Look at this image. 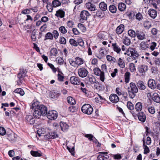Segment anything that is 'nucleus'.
Listing matches in <instances>:
<instances>
[{"mask_svg":"<svg viewBox=\"0 0 160 160\" xmlns=\"http://www.w3.org/2000/svg\"><path fill=\"white\" fill-rule=\"evenodd\" d=\"M45 39H50L51 40L53 39V35L50 32H48L45 35Z\"/></svg>","mask_w":160,"mask_h":160,"instance_id":"nucleus-45","label":"nucleus"},{"mask_svg":"<svg viewBox=\"0 0 160 160\" xmlns=\"http://www.w3.org/2000/svg\"><path fill=\"white\" fill-rule=\"evenodd\" d=\"M59 31L62 34H64L67 33V30L64 26H61L59 28Z\"/></svg>","mask_w":160,"mask_h":160,"instance_id":"nucleus-44","label":"nucleus"},{"mask_svg":"<svg viewBox=\"0 0 160 160\" xmlns=\"http://www.w3.org/2000/svg\"><path fill=\"white\" fill-rule=\"evenodd\" d=\"M85 6L89 10L91 11H93L96 10V6L95 5L91 2L87 3Z\"/></svg>","mask_w":160,"mask_h":160,"instance_id":"nucleus-19","label":"nucleus"},{"mask_svg":"<svg viewBox=\"0 0 160 160\" xmlns=\"http://www.w3.org/2000/svg\"><path fill=\"white\" fill-rule=\"evenodd\" d=\"M80 15V21L82 23L87 20L88 17L90 16V14L88 11L83 10L81 12Z\"/></svg>","mask_w":160,"mask_h":160,"instance_id":"nucleus-7","label":"nucleus"},{"mask_svg":"<svg viewBox=\"0 0 160 160\" xmlns=\"http://www.w3.org/2000/svg\"><path fill=\"white\" fill-rule=\"evenodd\" d=\"M144 27L146 29H148L151 27V23L148 21H146L144 22L143 23Z\"/></svg>","mask_w":160,"mask_h":160,"instance_id":"nucleus-38","label":"nucleus"},{"mask_svg":"<svg viewBox=\"0 0 160 160\" xmlns=\"http://www.w3.org/2000/svg\"><path fill=\"white\" fill-rule=\"evenodd\" d=\"M52 34L53 35V38H54L55 39H57L58 38L59 34L57 31L56 30H53Z\"/></svg>","mask_w":160,"mask_h":160,"instance_id":"nucleus-55","label":"nucleus"},{"mask_svg":"<svg viewBox=\"0 0 160 160\" xmlns=\"http://www.w3.org/2000/svg\"><path fill=\"white\" fill-rule=\"evenodd\" d=\"M137 38L139 40H142L145 38V34L142 31L136 30V35Z\"/></svg>","mask_w":160,"mask_h":160,"instance_id":"nucleus-11","label":"nucleus"},{"mask_svg":"<svg viewBox=\"0 0 160 160\" xmlns=\"http://www.w3.org/2000/svg\"><path fill=\"white\" fill-rule=\"evenodd\" d=\"M69 62L71 66L75 67L83 64L84 61L82 58L79 57H77L74 60L72 59L70 60Z\"/></svg>","mask_w":160,"mask_h":160,"instance_id":"nucleus-3","label":"nucleus"},{"mask_svg":"<svg viewBox=\"0 0 160 160\" xmlns=\"http://www.w3.org/2000/svg\"><path fill=\"white\" fill-rule=\"evenodd\" d=\"M127 15L129 17L130 19H131L133 18L135 14L133 12H127L126 13Z\"/></svg>","mask_w":160,"mask_h":160,"instance_id":"nucleus-59","label":"nucleus"},{"mask_svg":"<svg viewBox=\"0 0 160 160\" xmlns=\"http://www.w3.org/2000/svg\"><path fill=\"white\" fill-rule=\"evenodd\" d=\"M157 81L153 79H150L148 82V87L152 89H155L156 88Z\"/></svg>","mask_w":160,"mask_h":160,"instance_id":"nucleus-10","label":"nucleus"},{"mask_svg":"<svg viewBox=\"0 0 160 160\" xmlns=\"http://www.w3.org/2000/svg\"><path fill=\"white\" fill-rule=\"evenodd\" d=\"M47 117L50 120H54L57 118L58 117L57 112L54 110L49 111L47 112Z\"/></svg>","mask_w":160,"mask_h":160,"instance_id":"nucleus-8","label":"nucleus"},{"mask_svg":"<svg viewBox=\"0 0 160 160\" xmlns=\"http://www.w3.org/2000/svg\"><path fill=\"white\" fill-rule=\"evenodd\" d=\"M127 52L128 55L132 57L134 59H137L139 56L137 52L134 48H128L127 51Z\"/></svg>","mask_w":160,"mask_h":160,"instance_id":"nucleus-5","label":"nucleus"},{"mask_svg":"<svg viewBox=\"0 0 160 160\" xmlns=\"http://www.w3.org/2000/svg\"><path fill=\"white\" fill-rule=\"evenodd\" d=\"M109 99L112 102L116 103L119 101V98L115 94H112L109 96Z\"/></svg>","mask_w":160,"mask_h":160,"instance_id":"nucleus-14","label":"nucleus"},{"mask_svg":"<svg viewBox=\"0 0 160 160\" xmlns=\"http://www.w3.org/2000/svg\"><path fill=\"white\" fill-rule=\"evenodd\" d=\"M67 100L68 103L70 104L73 105L76 103L75 99L71 97H68L67 98Z\"/></svg>","mask_w":160,"mask_h":160,"instance_id":"nucleus-35","label":"nucleus"},{"mask_svg":"<svg viewBox=\"0 0 160 160\" xmlns=\"http://www.w3.org/2000/svg\"><path fill=\"white\" fill-rule=\"evenodd\" d=\"M152 98L154 102L157 103L160 102V97L157 93H154L153 94Z\"/></svg>","mask_w":160,"mask_h":160,"instance_id":"nucleus-25","label":"nucleus"},{"mask_svg":"<svg viewBox=\"0 0 160 160\" xmlns=\"http://www.w3.org/2000/svg\"><path fill=\"white\" fill-rule=\"evenodd\" d=\"M130 73L128 72H127L125 74L124 78L125 82L126 83L129 82L130 79Z\"/></svg>","mask_w":160,"mask_h":160,"instance_id":"nucleus-36","label":"nucleus"},{"mask_svg":"<svg viewBox=\"0 0 160 160\" xmlns=\"http://www.w3.org/2000/svg\"><path fill=\"white\" fill-rule=\"evenodd\" d=\"M127 107L128 109L130 110H132L134 108L133 104L130 102H128L127 103Z\"/></svg>","mask_w":160,"mask_h":160,"instance_id":"nucleus-54","label":"nucleus"},{"mask_svg":"<svg viewBox=\"0 0 160 160\" xmlns=\"http://www.w3.org/2000/svg\"><path fill=\"white\" fill-rule=\"evenodd\" d=\"M118 65L121 68H124L125 67V63L124 61L121 58H119L118 61Z\"/></svg>","mask_w":160,"mask_h":160,"instance_id":"nucleus-34","label":"nucleus"},{"mask_svg":"<svg viewBox=\"0 0 160 160\" xmlns=\"http://www.w3.org/2000/svg\"><path fill=\"white\" fill-rule=\"evenodd\" d=\"M89 81L91 84H94L96 81V78L93 76L88 77Z\"/></svg>","mask_w":160,"mask_h":160,"instance_id":"nucleus-58","label":"nucleus"},{"mask_svg":"<svg viewBox=\"0 0 160 160\" xmlns=\"http://www.w3.org/2000/svg\"><path fill=\"white\" fill-rule=\"evenodd\" d=\"M96 15L98 17L102 18L104 16V13L102 11L99 10L97 11Z\"/></svg>","mask_w":160,"mask_h":160,"instance_id":"nucleus-53","label":"nucleus"},{"mask_svg":"<svg viewBox=\"0 0 160 160\" xmlns=\"http://www.w3.org/2000/svg\"><path fill=\"white\" fill-rule=\"evenodd\" d=\"M78 26L83 32H85L86 31V28L83 24L81 23H79Z\"/></svg>","mask_w":160,"mask_h":160,"instance_id":"nucleus-56","label":"nucleus"},{"mask_svg":"<svg viewBox=\"0 0 160 160\" xmlns=\"http://www.w3.org/2000/svg\"><path fill=\"white\" fill-rule=\"evenodd\" d=\"M129 67L130 71L132 72H134L136 71V69L135 68L134 64L133 63H130L129 64Z\"/></svg>","mask_w":160,"mask_h":160,"instance_id":"nucleus-47","label":"nucleus"},{"mask_svg":"<svg viewBox=\"0 0 160 160\" xmlns=\"http://www.w3.org/2000/svg\"><path fill=\"white\" fill-rule=\"evenodd\" d=\"M128 91L129 97L131 98H134L136 94L138 92V89L135 84L131 82L129 84V86L128 88Z\"/></svg>","mask_w":160,"mask_h":160,"instance_id":"nucleus-1","label":"nucleus"},{"mask_svg":"<svg viewBox=\"0 0 160 160\" xmlns=\"http://www.w3.org/2000/svg\"><path fill=\"white\" fill-rule=\"evenodd\" d=\"M112 46L114 51L116 52L117 53H120L121 51V46L118 45L116 43H112Z\"/></svg>","mask_w":160,"mask_h":160,"instance_id":"nucleus-16","label":"nucleus"},{"mask_svg":"<svg viewBox=\"0 0 160 160\" xmlns=\"http://www.w3.org/2000/svg\"><path fill=\"white\" fill-rule=\"evenodd\" d=\"M32 108V109L34 110V112L33 113V115L35 118H39L42 115L38 109L37 110L36 106L35 108Z\"/></svg>","mask_w":160,"mask_h":160,"instance_id":"nucleus-20","label":"nucleus"},{"mask_svg":"<svg viewBox=\"0 0 160 160\" xmlns=\"http://www.w3.org/2000/svg\"><path fill=\"white\" fill-rule=\"evenodd\" d=\"M36 106L37 110L38 109L42 116L46 115L47 112V108L44 105L39 104L38 102H35L32 104V107L35 108Z\"/></svg>","mask_w":160,"mask_h":160,"instance_id":"nucleus-2","label":"nucleus"},{"mask_svg":"<svg viewBox=\"0 0 160 160\" xmlns=\"http://www.w3.org/2000/svg\"><path fill=\"white\" fill-rule=\"evenodd\" d=\"M124 30V26L123 24H120L116 28L115 32L116 33L118 34L122 33Z\"/></svg>","mask_w":160,"mask_h":160,"instance_id":"nucleus-15","label":"nucleus"},{"mask_svg":"<svg viewBox=\"0 0 160 160\" xmlns=\"http://www.w3.org/2000/svg\"><path fill=\"white\" fill-rule=\"evenodd\" d=\"M70 80V82L73 84L78 85L80 84V80L78 77H71Z\"/></svg>","mask_w":160,"mask_h":160,"instance_id":"nucleus-13","label":"nucleus"},{"mask_svg":"<svg viewBox=\"0 0 160 160\" xmlns=\"http://www.w3.org/2000/svg\"><path fill=\"white\" fill-rule=\"evenodd\" d=\"M67 24L69 28H71L73 27L74 22L72 20H69L68 21Z\"/></svg>","mask_w":160,"mask_h":160,"instance_id":"nucleus-60","label":"nucleus"},{"mask_svg":"<svg viewBox=\"0 0 160 160\" xmlns=\"http://www.w3.org/2000/svg\"><path fill=\"white\" fill-rule=\"evenodd\" d=\"M94 74L97 76H99L100 79L102 82H103L105 80L104 72L102 71L98 68H96L93 69Z\"/></svg>","mask_w":160,"mask_h":160,"instance_id":"nucleus-6","label":"nucleus"},{"mask_svg":"<svg viewBox=\"0 0 160 160\" xmlns=\"http://www.w3.org/2000/svg\"><path fill=\"white\" fill-rule=\"evenodd\" d=\"M148 66L145 65H141L138 68L139 72L142 73H145L148 70Z\"/></svg>","mask_w":160,"mask_h":160,"instance_id":"nucleus-26","label":"nucleus"},{"mask_svg":"<svg viewBox=\"0 0 160 160\" xmlns=\"http://www.w3.org/2000/svg\"><path fill=\"white\" fill-rule=\"evenodd\" d=\"M65 15V12L62 9H59L56 11L55 16L60 18H62L64 17Z\"/></svg>","mask_w":160,"mask_h":160,"instance_id":"nucleus-21","label":"nucleus"},{"mask_svg":"<svg viewBox=\"0 0 160 160\" xmlns=\"http://www.w3.org/2000/svg\"><path fill=\"white\" fill-rule=\"evenodd\" d=\"M137 87L140 90H144L146 89V86L144 83L141 81H139L137 83Z\"/></svg>","mask_w":160,"mask_h":160,"instance_id":"nucleus-24","label":"nucleus"},{"mask_svg":"<svg viewBox=\"0 0 160 160\" xmlns=\"http://www.w3.org/2000/svg\"><path fill=\"white\" fill-rule=\"evenodd\" d=\"M148 12V14L152 18H155L157 16V12L154 9H150Z\"/></svg>","mask_w":160,"mask_h":160,"instance_id":"nucleus-22","label":"nucleus"},{"mask_svg":"<svg viewBox=\"0 0 160 160\" xmlns=\"http://www.w3.org/2000/svg\"><path fill=\"white\" fill-rule=\"evenodd\" d=\"M136 18L139 21L142 20L143 18L142 14L140 13H138L136 15Z\"/></svg>","mask_w":160,"mask_h":160,"instance_id":"nucleus-63","label":"nucleus"},{"mask_svg":"<svg viewBox=\"0 0 160 160\" xmlns=\"http://www.w3.org/2000/svg\"><path fill=\"white\" fill-rule=\"evenodd\" d=\"M60 42L61 44H65L66 43V39L63 37H61L60 38Z\"/></svg>","mask_w":160,"mask_h":160,"instance_id":"nucleus-62","label":"nucleus"},{"mask_svg":"<svg viewBox=\"0 0 160 160\" xmlns=\"http://www.w3.org/2000/svg\"><path fill=\"white\" fill-rule=\"evenodd\" d=\"M58 53L57 49L55 48H52L50 51V56H56Z\"/></svg>","mask_w":160,"mask_h":160,"instance_id":"nucleus-46","label":"nucleus"},{"mask_svg":"<svg viewBox=\"0 0 160 160\" xmlns=\"http://www.w3.org/2000/svg\"><path fill=\"white\" fill-rule=\"evenodd\" d=\"M30 153L34 157H41L42 155V153L40 151H31Z\"/></svg>","mask_w":160,"mask_h":160,"instance_id":"nucleus-28","label":"nucleus"},{"mask_svg":"<svg viewBox=\"0 0 160 160\" xmlns=\"http://www.w3.org/2000/svg\"><path fill=\"white\" fill-rule=\"evenodd\" d=\"M81 110L84 113L88 115L91 114L93 112V109L91 106L89 104H85L82 106Z\"/></svg>","mask_w":160,"mask_h":160,"instance_id":"nucleus-4","label":"nucleus"},{"mask_svg":"<svg viewBox=\"0 0 160 160\" xmlns=\"http://www.w3.org/2000/svg\"><path fill=\"white\" fill-rule=\"evenodd\" d=\"M135 107V109L137 111H140L142 108V104L141 102H138L136 104Z\"/></svg>","mask_w":160,"mask_h":160,"instance_id":"nucleus-31","label":"nucleus"},{"mask_svg":"<svg viewBox=\"0 0 160 160\" xmlns=\"http://www.w3.org/2000/svg\"><path fill=\"white\" fill-rule=\"evenodd\" d=\"M99 154L97 157L98 160H107L109 158V156L107 153L103 152H99Z\"/></svg>","mask_w":160,"mask_h":160,"instance_id":"nucleus-12","label":"nucleus"},{"mask_svg":"<svg viewBox=\"0 0 160 160\" xmlns=\"http://www.w3.org/2000/svg\"><path fill=\"white\" fill-rule=\"evenodd\" d=\"M109 9L110 12L112 13H115L117 10V8L113 5H110L109 7Z\"/></svg>","mask_w":160,"mask_h":160,"instance_id":"nucleus-39","label":"nucleus"},{"mask_svg":"<svg viewBox=\"0 0 160 160\" xmlns=\"http://www.w3.org/2000/svg\"><path fill=\"white\" fill-rule=\"evenodd\" d=\"M140 46L142 50H145L149 47L148 44L144 42H142L140 44Z\"/></svg>","mask_w":160,"mask_h":160,"instance_id":"nucleus-33","label":"nucleus"},{"mask_svg":"<svg viewBox=\"0 0 160 160\" xmlns=\"http://www.w3.org/2000/svg\"><path fill=\"white\" fill-rule=\"evenodd\" d=\"M61 2L60 0H54L52 1V5L53 7H56L60 6Z\"/></svg>","mask_w":160,"mask_h":160,"instance_id":"nucleus-37","label":"nucleus"},{"mask_svg":"<svg viewBox=\"0 0 160 160\" xmlns=\"http://www.w3.org/2000/svg\"><path fill=\"white\" fill-rule=\"evenodd\" d=\"M14 92L15 93L19 94L21 96H23L24 94V92L23 90L21 88H18L16 89Z\"/></svg>","mask_w":160,"mask_h":160,"instance_id":"nucleus-43","label":"nucleus"},{"mask_svg":"<svg viewBox=\"0 0 160 160\" xmlns=\"http://www.w3.org/2000/svg\"><path fill=\"white\" fill-rule=\"evenodd\" d=\"M56 60L58 64L60 65L63 64L64 62L63 58L61 57H57Z\"/></svg>","mask_w":160,"mask_h":160,"instance_id":"nucleus-48","label":"nucleus"},{"mask_svg":"<svg viewBox=\"0 0 160 160\" xmlns=\"http://www.w3.org/2000/svg\"><path fill=\"white\" fill-rule=\"evenodd\" d=\"M145 138H143L142 139V141L143 148L144 149V153L145 154H147L149 152L150 150L148 147L145 144Z\"/></svg>","mask_w":160,"mask_h":160,"instance_id":"nucleus-27","label":"nucleus"},{"mask_svg":"<svg viewBox=\"0 0 160 160\" xmlns=\"http://www.w3.org/2000/svg\"><path fill=\"white\" fill-rule=\"evenodd\" d=\"M123 43L127 46L129 45L131 43V41L130 38L127 37H125V38L123 39Z\"/></svg>","mask_w":160,"mask_h":160,"instance_id":"nucleus-41","label":"nucleus"},{"mask_svg":"<svg viewBox=\"0 0 160 160\" xmlns=\"http://www.w3.org/2000/svg\"><path fill=\"white\" fill-rule=\"evenodd\" d=\"M138 118L139 120L141 122H144L146 119L145 114L142 112H139L138 114Z\"/></svg>","mask_w":160,"mask_h":160,"instance_id":"nucleus-17","label":"nucleus"},{"mask_svg":"<svg viewBox=\"0 0 160 160\" xmlns=\"http://www.w3.org/2000/svg\"><path fill=\"white\" fill-rule=\"evenodd\" d=\"M77 42L75 40L71 38L69 39V42L70 44L72 46L74 47H77L78 46L77 44Z\"/></svg>","mask_w":160,"mask_h":160,"instance_id":"nucleus-49","label":"nucleus"},{"mask_svg":"<svg viewBox=\"0 0 160 160\" xmlns=\"http://www.w3.org/2000/svg\"><path fill=\"white\" fill-rule=\"evenodd\" d=\"M157 45V43L155 42H152L149 44V47L148 48H149L152 51H153L155 49Z\"/></svg>","mask_w":160,"mask_h":160,"instance_id":"nucleus-40","label":"nucleus"},{"mask_svg":"<svg viewBox=\"0 0 160 160\" xmlns=\"http://www.w3.org/2000/svg\"><path fill=\"white\" fill-rule=\"evenodd\" d=\"M8 139L10 140H11L12 142H14L16 140L15 135L14 134L10 135L8 137Z\"/></svg>","mask_w":160,"mask_h":160,"instance_id":"nucleus-61","label":"nucleus"},{"mask_svg":"<svg viewBox=\"0 0 160 160\" xmlns=\"http://www.w3.org/2000/svg\"><path fill=\"white\" fill-rule=\"evenodd\" d=\"M49 139H54L58 137V135L55 132H50L48 135Z\"/></svg>","mask_w":160,"mask_h":160,"instance_id":"nucleus-29","label":"nucleus"},{"mask_svg":"<svg viewBox=\"0 0 160 160\" xmlns=\"http://www.w3.org/2000/svg\"><path fill=\"white\" fill-rule=\"evenodd\" d=\"M61 129L63 132L67 131L69 128V126L65 122H61L60 123Z\"/></svg>","mask_w":160,"mask_h":160,"instance_id":"nucleus-23","label":"nucleus"},{"mask_svg":"<svg viewBox=\"0 0 160 160\" xmlns=\"http://www.w3.org/2000/svg\"><path fill=\"white\" fill-rule=\"evenodd\" d=\"M106 58L108 61L113 62H115L116 61V59L114 58L110 55H107Z\"/></svg>","mask_w":160,"mask_h":160,"instance_id":"nucleus-52","label":"nucleus"},{"mask_svg":"<svg viewBox=\"0 0 160 160\" xmlns=\"http://www.w3.org/2000/svg\"><path fill=\"white\" fill-rule=\"evenodd\" d=\"M77 44L79 46L82 47H84V42L83 40L81 38L78 39L77 40Z\"/></svg>","mask_w":160,"mask_h":160,"instance_id":"nucleus-50","label":"nucleus"},{"mask_svg":"<svg viewBox=\"0 0 160 160\" xmlns=\"http://www.w3.org/2000/svg\"><path fill=\"white\" fill-rule=\"evenodd\" d=\"M6 133L5 129L3 127H0V134L3 136Z\"/></svg>","mask_w":160,"mask_h":160,"instance_id":"nucleus-64","label":"nucleus"},{"mask_svg":"<svg viewBox=\"0 0 160 160\" xmlns=\"http://www.w3.org/2000/svg\"><path fill=\"white\" fill-rule=\"evenodd\" d=\"M25 120L28 124H33L35 122V120L32 115H27L25 117Z\"/></svg>","mask_w":160,"mask_h":160,"instance_id":"nucleus-18","label":"nucleus"},{"mask_svg":"<svg viewBox=\"0 0 160 160\" xmlns=\"http://www.w3.org/2000/svg\"><path fill=\"white\" fill-rule=\"evenodd\" d=\"M78 73L80 77L84 78L87 76L88 72L85 68H82L78 69Z\"/></svg>","mask_w":160,"mask_h":160,"instance_id":"nucleus-9","label":"nucleus"},{"mask_svg":"<svg viewBox=\"0 0 160 160\" xmlns=\"http://www.w3.org/2000/svg\"><path fill=\"white\" fill-rule=\"evenodd\" d=\"M94 88L98 90H100L101 89V84L98 82L96 81L94 83Z\"/></svg>","mask_w":160,"mask_h":160,"instance_id":"nucleus-51","label":"nucleus"},{"mask_svg":"<svg viewBox=\"0 0 160 160\" xmlns=\"http://www.w3.org/2000/svg\"><path fill=\"white\" fill-rule=\"evenodd\" d=\"M148 111L151 114H154L155 112V108L153 107H149L148 108Z\"/></svg>","mask_w":160,"mask_h":160,"instance_id":"nucleus-57","label":"nucleus"},{"mask_svg":"<svg viewBox=\"0 0 160 160\" xmlns=\"http://www.w3.org/2000/svg\"><path fill=\"white\" fill-rule=\"evenodd\" d=\"M118 8L120 11H123L126 8V5L123 3H119L118 5Z\"/></svg>","mask_w":160,"mask_h":160,"instance_id":"nucleus-32","label":"nucleus"},{"mask_svg":"<svg viewBox=\"0 0 160 160\" xmlns=\"http://www.w3.org/2000/svg\"><path fill=\"white\" fill-rule=\"evenodd\" d=\"M99 7L102 11H105L107 9V5L104 2H101L100 3Z\"/></svg>","mask_w":160,"mask_h":160,"instance_id":"nucleus-30","label":"nucleus"},{"mask_svg":"<svg viewBox=\"0 0 160 160\" xmlns=\"http://www.w3.org/2000/svg\"><path fill=\"white\" fill-rule=\"evenodd\" d=\"M128 33L129 36L131 37L134 38L136 35V32H135L134 31L130 29L128 31Z\"/></svg>","mask_w":160,"mask_h":160,"instance_id":"nucleus-42","label":"nucleus"}]
</instances>
